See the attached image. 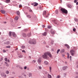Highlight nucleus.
I'll return each instance as SVG.
<instances>
[{
    "label": "nucleus",
    "mask_w": 78,
    "mask_h": 78,
    "mask_svg": "<svg viewBox=\"0 0 78 78\" xmlns=\"http://www.w3.org/2000/svg\"><path fill=\"white\" fill-rule=\"evenodd\" d=\"M42 57L44 59H48V56L46 52H45L43 55Z\"/></svg>",
    "instance_id": "f257e3e1"
},
{
    "label": "nucleus",
    "mask_w": 78,
    "mask_h": 78,
    "mask_svg": "<svg viewBox=\"0 0 78 78\" xmlns=\"http://www.w3.org/2000/svg\"><path fill=\"white\" fill-rule=\"evenodd\" d=\"M61 11H62V12H63V13H65V14H67V10L66 9H65L63 8H61Z\"/></svg>",
    "instance_id": "f03ea898"
},
{
    "label": "nucleus",
    "mask_w": 78,
    "mask_h": 78,
    "mask_svg": "<svg viewBox=\"0 0 78 78\" xmlns=\"http://www.w3.org/2000/svg\"><path fill=\"white\" fill-rule=\"evenodd\" d=\"M46 53L47 54V55H48L50 58H52V55H51V53L49 52H46Z\"/></svg>",
    "instance_id": "7ed1b4c3"
},
{
    "label": "nucleus",
    "mask_w": 78,
    "mask_h": 78,
    "mask_svg": "<svg viewBox=\"0 0 78 78\" xmlns=\"http://www.w3.org/2000/svg\"><path fill=\"white\" fill-rule=\"evenodd\" d=\"M29 44H35L36 43V41H35V40H34V41H33L32 42L31 41H29Z\"/></svg>",
    "instance_id": "20e7f679"
},
{
    "label": "nucleus",
    "mask_w": 78,
    "mask_h": 78,
    "mask_svg": "<svg viewBox=\"0 0 78 78\" xmlns=\"http://www.w3.org/2000/svg\"><path fill=\"white\" fill-rule=\"evenodd\" d=\"M70 53H71L70 54L72 55V56H73L74 55V53H75V52L73 50H72L70 51Z\"/></svg>",
    "instance_id": "39448f33"
},
{
    "label": "nucleus",
    "mask_w": 78,
    "mask_h": 78,
    "mask_svg": "<svg viewBox=\"0 0 78 78\" xmlns=\"http://www.w3.org/2000/svg\"><path fill=\"white\" fill-rule=\"evenodd\" d=\"M2 76H4V77H6V74L4 73H2L1 74Z\"/></svg>",
    "instance_id": "423d86ee"
},
{
    "label": "nucleus",
    "mask_w": 78,
    "mask_h": 78,
    "mask_svg": "<svg viewBox=\"0 0 78 78\" xmlns=\"http://www.w3.org/2000/svg\"><path fill=\"white\" fill-rule=\"evenodd\" d=\"M67 68H68V67H67V66H65L63 67L62 69L63 70H66V69H67Z\"/></svg>",
    "instance_id": "0eeeda50"
},
{
    "label": "nucleus",
    "mask_w": 78,
    "mask_h": 78,
    "mask_svg": "<svg viewBox=\"0 0 78 78\" xmlns=\"http://www.w3.org/2000/svg\"><path fill=\"white\" fill-rule=\"evenodd\" d=\"M12 35L13 36V37H17V35H16V34L14 33L13 32L12 34Z\"/></svg>",
    "instance_id": "6e6552de"
},
{
    "label": "nucleus",
    "mask_w": 78,
    "mask_h": 78,
    "mask_svg": "<svg viewBox=\"0 0 78 78\" xmlns=\"http://www.w3.org/2000/svg\"><path fill=\"white\" fill-rule=\"evenodd\" d=\"M46 14H47V12H46V11H44L43 12V15L44 16H46Z\"/></svg>",
    "instance_id": "1a4fd4ad"
},
{
    "label": "nucleus",
    "mask_w": 78,
    "mask_h": 78,
    "mask_svg": "<svg viewBox=\"0 0 78 78\" xmlns=\"http://www.w3.org/2000/svg\"><path fill=\"white\" fill-rule=\"evenodd\" d=\"M37 61L38 63H39L40 64V63H41V58H39Z\"/></svg>",
    "instance_id": "9d476101"
},
{
    "label": "nucleus",
    "mask_w": 78,
    "mask_h": 78,
    "mask_svg": "<svg viewBox=\"0 0 78 78\" xmlns=\"http://www.w3.org/2000/svg\"><path fill=\"white\" fill-rule=\"evenodd\" d=\"M47 32H45L44 33H42V35L45 36L47 35Z\"/></svg>",
    "instance_id": "9b49d317"
},
{
    "label": "nucleus",
    "mask_w": 78,
    "mask_h": 78,
    "mask_svg": "<svg viewBox=\"0 0 78 78\" xmlns=\"http://www.w3.org/2000/svg\"><path fill=\"white\" fill-rule=\"evenodd\" d=\"M65 46L66 47H67V48H68V49L70 48V46H69V45L67 44H65Z\"/></svg>",
    "instance_id": "f8f14e48"
},
{
    "label": "nucleus",
    "mask_w": 78,
    "mask_h": 78,
    "mask_svg": "<svg viewBox=\"0 0 78 78\" xmlns=\"http://www.w3.org/2000/svg\"><path fill=\"white\" fill-rule=\"evenodd\" d=\"M44 63L46 65H48V62L47 61H44Z\"/></svg>",
    "instance_id": "ddd939ff"
},
{
    "label": "nucleus",
    "mask_w": 78,
    "mask_h": 78,
    "mask_svg": "<svg viewBox=\"0 0 78 78\" xmlns=\"http://www.w3.org/2000/svg\"><path fill=\"white\" fill-rule=\"evenodd\" d=\"M34 6H37L38 5V3L36 2H34Z\"/></svg>",
    "instance_id": "4468645a"
},
{
    "label": "nucleus",
    "mask_w": 78,
    "mask_h": 78,
    "mask_svg": "<svg viewBox=\"0 0 78 78\" xmlns=\"http://www.w3.org/2000/svg\"><path fill=\"white\" fill-rule=\"evenodd\" d=\"M1 12L2 14H5V11L4 10H2L1 11Z\"/></svg>",
    "instance_id": "2eb2a0df"
},
{
    "label": "nucleus",
    "mask_w": 78,
    "mask_h": 78,
    "mask_svg": "<svg viewBox=\"0 0 78 78\" xmlns=\"http://www.w3.org/2000/svg\"><path fill=\"white\" fill-rule=\"evenodd\" d=\"M48 78H52V77H51V75L49 74H48Z\"/></svg>",
    "instance_id": "dca6fc26"
},
{
    "label": "nucleus",
    "mask_w": 78,
    "mask_h": 78,
    "mask_svg": "<svg viewBox=\"0 0 78 78\" xmlns=\"http://www.w3.org/2000/svg\"><path fill=\"white\" fill-rule=\"evenodd\" d=\"M67 6L68 8H72V5L70 4H68Z\"/></svg>",
    "instance_id": "f3484780"
},
{
    "label": "nucleus",
    "mask_w": 78,
    "mask_h": 78,
    "mask_svg": "<svg viewBox=\"0 0 78 78\" xmlns=\"http://www.w3.org/2000/svg\"><path fill=\"white\" fill-rule=\"evenodd\" d=\"M5 2L8 3L9 2H10V0H5Z\"/></svg>",
    "instance_id": "a211bd4d"
},
{
    "label": "nucleus",
    "mask_w": 78,
    "mask_h": 78,
    "mask_svg": "<svg viewBox=\"0 0 78 78\" xmlns=\"http://www.w3.org/2000/svg\"><path fill=\"white\" fill-rule=\"evenodd\" d=\"M23 37H27V34H26L25 33L23 34Z\"/></svg>",
    "instance_id": "6ab92c4d"
},
{
    "label": "nucleus",
    "mask_w": 78,
    "mask_h": 78,
    "mask_svg": "<svg viewBox=\"0 0 78 78\" xmlns=\"http://www.w3.org/2000/svg\"><path fill=\"white\" fill-rule=\"evenodd\" d=\"M18 19H19V17H18V16H16L15 18V19L16 20H17Z\"/></svg>",
    "instance_id": "aec40b11"
},
{
    "label": "nucleus",
    "mask_w": 78,
    "mask_h": 78,
    "mask_svg": "<svg viewBox=\"0 0 78 78\" xmlns=\"http://www.w3.org/2000/svg\"><path fill=\"white\" fill-rule=\"evenodd\" d=\"M51 34H54L55 33V31H52V32H51Z\"/></svg>",
    "instance_id": "412c9836"
},
{
    "label": "nucleus",
    "mask_w": 78,
    "mask_h": 78,
    "mask_svg": "<svg viewBox=\"0 0 78 78\" xmlns=\"http://www.w3.org/2000/svg\"><path fill=\"white\" fill-rule=\"evenodd\" d=\"M67 55H68L67 58L68 59H69V58H70V57L69 56V55H70L69 54V53H67Z\"/></svg>",
    "instance_id": "4be33fe9"
},
{
    "label": "nucleus",
    "mask_w": 78,
    "mask_h": 78,
    "mask_svg": "<svg viewBox=\"0 0 78 78\" xmlns=\"http://www.w3.org/2000/svg\"><path fill=\"white\" fill-rule=\"evenodd\" d=\"M31 33H30L27 34V36L28 37H30L31 36Z\"/></svg>",
    "instance_id": "5701e85b"
},
{
    "label": "nucleus",
    "mask_w": 78,
    "mask_h": 78,
    "mask_svg": "<svg viewBox=\"0 0 78 78\" xmlns=\"http://www.w3.org/2000/svg\"><path fill=\"white\" fill-rule=\"evenodd\" d=\"M65 51V50L64 49H62L61 50V52H62V53H63V52H64Z\"/></svg>",
    "instance_id": "b1692460"
},
{
    "label": "nucleus",
    "mask_w": 78,
    "mask_h": 78,
    "mask_svg": "<svg viewBox=\"0 0 78 78\" xmlns=\"http://www.w3.org/2000/svg\"><path fill=\"white\" fill-rule=\"evenodd\" d=\"M27 17H28V18H31V16L29 15H27Z\"/></svg>",
    "instance_id": "393cba45"
},
{
    "label": "nucleus",
    "mask_w": 78,
    "mask_h": 78,
    "mask_svg": "<svg viewBox=\"0 0 78 78\" xmlns=\"http://www.w3.org/2000/svg\"><path fill=\"white\" fill-rule=\"evenodd\" d=\"M49 29H50L51 28V26H48L47 27Z\"/></svg>",
    "instance_id": "a878e982"
},
{
    "label": "nucleus",
    "mask_w": 78,
    "mask_h": 78,
    "mask_svg": "<svg viewBox=\"0 0 78 78\" xmlns=\"http://www.w3.org/2000/svg\"><path fill=\"white\" fill-rule=\"evenodd\" d=\"M55 13L56 14H58V10H56L55 11Z\"/></svg>",
    "instance_id": "bb28decb"
},
{
    "label": "nucleus",
    "mask_w": 78,
    "mask_h": 78,
    "mask_svg": "<svg viewBox=\"0 0 78 78\" xmlns=\"http://www.w3.org/2000/svg\"><path fill=\"white\" fill-rule=\"evenodd\" d=\"M9 36H11V32H10L9 33Z\"/></svg>",
    "instance_id": "cd10ccee"
},
{
    "label": "nucleus",
    "mask_w": 78,
    "mask_h": 78,
    "mask_svg": "<svg viewBox=\"0 0 78 78\" xmlns=\"http://www.w3.org/2000/svg\"><path fill=\"white\" fill-rule=\"evenodd\" d=\"M6 48H11V46H6Z\"/></svg>",
    "instance_id": "c85d7f7f"
},
{
    "label": "nucleus",
    "mask_w": 78,
    "mask_h": 78,
    "mask_svg": "<svg viewBox=\"0 0 78 78\" xmlns=\"http://www.w3.org/2000/svg\"><path fill=\"white\" fill-rule=\"evenodd\" d=\"M60 51V49H58V50H57V54H58L59 52Z\"/></svg>",
    "instance_id": "c756f323"
},
{
    "label": "nucleus",
    "mask_w": 78,
    "mask_h": 78,
    "mask_svg": "<svg viewBox=\"0 0 78 78\" xmlns=\"http://www.w3.org/2000/svg\"><path fill=\"white\" fill-rule=\"evenodd\" d=\"M49 14H48V15H46L45 17L46 18H48V16H49Z\"/></svg>",
    "instance_id": "7c9ffc66"
},
{
    "label": "nucleus",
    "mask_w": 78,
    "mask_h": 78,
    "mask_svg": "<svg viewBox=\"0 0 78 78\" xmlns=\"http://www.w3.org/2000/svg\"><path fill=\"white\" fill-rule=\"evenodd\" d=\"M17 14L18 15H19L20 14V12L19 11L17 12Z\"/></svg>",
    "instance_id": "2f4dec72"
},
{
    "label": "nucleus",
    "mask_w": 78,
    "mask_h": 78,
    "mask_svg": "<svg viewBox=\"0 0 78 78\" xmlns=\"http://www.w3.org/2000/svg\"><path fill=\"white\" fill-rule=\"evenodd\" d=\"M74 20L75 21H76V22H78V19H77L76 18L74 19Z\"/></svg>",
    "instance_id": "473e14b6"
},
{
    "label": "nucleus",
    "mask_w": 78,
    "mask_h": 78,
    "mask_svg": "<svg viewBox=\"0 0 78 78\" xmlns=\"http://www.w3.org/2000/svg\"><path fill=\"white\" fill-rule=\"evenodd\" d=\"M5 61H6V62H7L8 61V58H5Z\"/></svg>",
    "instance_id": "72a5a7b5"
},
{
    "label": "nucleus",
    "mask_w": 78,
    "mask_h": 78,
    "mask_svg": "<svg viewBox=\"0 0 78 78\" xmlns=\"http://www.w3.org/2000/svg\"><path fill=\"white\" fill-rule=\"evenodd\" d=\"M6 44H7V45H9V41H7Z\"/></svg>",
    "instance_id": "f704fd0d"
},
{
    "label": "nucleus",
    "mask_w": 78,
    "mask_h": 78,
    "mask_svg": "<svg viewBox=\"0 0 78 78\" xmlns=\"http://www.w3.org/2000/svg\"><path fill=\"white\" fill-rule=\"evenodd\" d=\"M73 31L75 32V31H76V29L75 28H74L73 29Z\"/></svg>",
    "instance_id": "c9c22d12"
},
{
    "label": "nucleus",
    "mask_w": 78,
    "mask_h": 78,
    "mask_svg": "<svg viewBox=\"0 0 78 78\" xmlns=\"http://www.w3.org/2000/svg\"><path fill=\"white\" fill-rule=\"evenodd\" d=\"M32 62H33L34 63H36V61L34 60H33L32 61Z\"/></svg>",
    "instance_id": "e433bc0d"
},
{
    "label": "nucleus",
    "mask_w": 78,
    "mask_h": 78,
    "mask_svg": "<svg viewBox=\"0 0 78 78\" xmlns=\"http://www.w3.org/2000/svg\"><path fill=\"white\" fill-rule=\"evenodd\" d=\"M29 77H30V76H31V73H29Z\"/></svg>",
    "instance_id": "4c0bfd02"
},
{
    "label": "nucleus",
    "mask_w": 78,
    "mask_h": 78,
    "mask_svg": "<svg viewBox=\"0 0 78 78\" xmlns=\"http://www.w3.org/2000/svg\"><path fill=\"white\" fill-rule=\"evenodd\" d=\"M7 74H8L9 73V71H6V72H5Z\"/></svg>",
    "instance_id": "58836bf2"
},
{
    "label": "nucleus",
    "mask_w": 78,
    "mask_h": 78,
    "mask_svg": "<svg viewBox=\"0 0 78 78\" xmlns=\"http://www.w3.org/2000/svg\"><path fill=\"white\" fill-rule=\"evenodd\" d=\"M49 69H50V72H51V67H49Z\"/></svg>",
    "instance_id": "ea45409f"
},
{
    "label": "nucleus",
    "mask_w": 78,
    "mask_h": 78,
    "mask_svg": "<svg viewBox=\"0 0 78 78\" xmlns=\"http://www.w3.org/2000/svg\"><path fill=\"white\" fill-rule=\"evenodd\" d=\"M21 47L22 48H25V46H22Z\"/></svg>",
    "instance_id": "a19ab883"
},
{
    "label": "nucleus",
    "mask_w": 78,
    "mask_h": 78,
    "mask_svg": "<svg viewBox=\"0 0 78 78\" xmlns=\"http://www.w3.org/2000/svg\"><path fill=\"white\" fill-rule=\"evenodd\" d=\"M53 42H54V41H52L51 42V44H53Z\"/></svg>",
    "instance_id": "79ce46f5"
},
{
    "label": "nucleus",
    "mask_w": 78,
    "mask_h": 78,
    "mask_svg": "<svg viewBox=\"0 0 78 78\" xmlns=\"http://www.w3.org/2000/svg\"><path fill=\"white\" fill-rule=\"evenodd\" d=\"M19 7L20 8H22V5H19Z\"/></svg>",
    "instance_id": "37998d69"
},
{
    "label": "nucleus",
    "mask_w": 78,
    "mask_h": 78,
    "mask_svg": "<svg viewBox=\"0 0 78 78\" xmlns=\"http://www.w3.org/2000/svg\"><path fill=\"white\" fill-rule=\"evenodd\" d=\"M60 78V76H59V75H58L57 77V78Z\"/></svg>",
    "instance_id": "c03bdc74"
},
{
    "label": "nucleus",
    "mask_w": 78,
    "mask_h": 78,
    "mask_svg": "<svg viewBox=\"0 0 78 78\" xmlns=\"http://www.w3.org/2000/svg\"><path fill=\"white\" fill-rule=\"evenodd\" d=\"M19 58H22L23 57V56L22 55H20L19 56Z\"/></svg>",
    "instance_id": "a18cd8bd"
},
{
    "label": "nucleus",
    "mask_w": 78,
    "mask_h": 78,
    "mask_svg": "<svg viewBox=\"0 0 78 78\" xmlns=\"http://www.w3.org/2000/svg\"><path fill=\"white\" fill-rule=\"evenodd\" d=\"M77 2V0H74V3H76Z\"/></svg>",
    "instance_id": "49530a36"
},
{
    "label": "nucleus",
    "mask_w": 78,
    "mask_h": 78,
    "mask_svg": "<svg viewBox=\"0 0 78 78\" xmlns=\"http://www.w3.org/2000/svg\"><path fill=\"white\" fill-rule=\"evenodd\" d=\"M3 52H4V53H5L6 52V50H3Z\"/></svg>",
    "instance_id": "de8ad7c7"
},
{
    "label": "nucleus",
    "mask_w": 78,
    "mask_h": 78,
    "mask_svg": "<svg viewBox=\"0 0 78 78\" xmlns=\"http://www.w3.org/2000/svg\"><path fill=\"white\" fill-rule=\"evenodd\" d=\"M42 27L43 28H45V26L44 25H43L42 26Z\"/></svg>",
    "instance_id": "09e8293b"
},
{
    "label": "nucleus",
    "mask_w": 78,
    "mask_h": 78,
    "mask_svg": "<svg viewBox=\"0 0 78 78\" xmlns=\"http://www.w3.org/2000/svg\"><path fill=\"white\" fill-rule=\"evenodd\" d=\"M22 52H24V53H25V51L24 50H22Z\"/></svg>",
    "instance_id": "8fccbe9b"
},
{
    "label": "nucleus",
    "mask_w": 78,
    "mask_h": 78,
    "mask_svg": "<svg viewBox=\"0 0 78 78\" xmlns=\"http://www.w3.org/2000/svg\"><path fill=\"white\" fill-rule=\"evenodd\" d=\"M39 68L40 69H42L41 66H39Z\"/></svg>",
    "instance_id": "3c124183"
},
{
    "label": "nucleus",
    "mask_w": 78,
    "mask_h": 78,
    "mask_svg": "<svg viewBox=\"0 0 78 78\" xmlns=\"http://www.w3.org/2000/svg\"><path fill=\"white\" fill-rule=\"evenodd\" d=\"M27 66H25L24 67V69H27Z\"/></svg>",
    "instance_id": "603ef678"
},
{
    "label": "nucleus",
    "mask_w": 78,
    "mask_h": 78,
    "mask_svg": "<svg viewBox=\"0 0 78 78\" xmlns=\"http://www.w3.org/2000/svg\"><path fill=\"white\" fill-rule=\"evenodd\" d=\"M18 50V48H17L15 49V51H16V50Z\"/></svg>",
    "instance_id": "864d4df0"
},
{
    "label": "nucleus",
    "mask_w": 78,
    "mask_h": 78,
    "mask_svg": "<svg viewBox=\"0 0 78 78\" xmlns=\"http://www.w3.org/2000/svg\"><path fill=\"white\" fill-rule=\"evenodd\" d=\"M7 61H8V62H10L9 60L8 59V60H7Z\"/></svg>",
    "instance_id": "5fc2aeb1"
},
{
    "label": "nucleus",
    "mask_w": 78,
    "mask_h": 78,
    "mask_svg": "<svg viewBox=\"0 0 78 78\" xmlns=\"http://www.w3.org/2000/svg\"><path fill=\"white\" fill-rule=\"evenodd\" d=\"M20 69H21V70H22V69H23V68H22L21 67H20Z\"/></svg>",
    "instance_id": "6e6d98bb"
},
{
    "label": "nucleus",
    "mask_w": 78,
    "mask_h": 78,
    "mask_svg": "<svg viewBox=\"0 0 78 78\" xmlns=\"http://www.w3.org/2000/svg\"><path fill=\"white\" fill-rule=\"evenodd\" d=\"M30 12H32V10H29Z\"/></svg>",
    "instance_id": "4d7b16f0"
},
{
    "label": "nucleus",
    "mask_w": 78,
    "mask_h": 78,
    "mask_svg": "<svg viewBox=\"0 0 78 78\" xmlns=\"http://www.w3.org/2000/svg\"><path fill=\"white\" fill-rule=\"evenodd\" d=\"M6 66L7 67H8V66H9L8 65V64H6Z\"/></svg>",
    "instance_id": "13d9d810"
},
{
    "label": "nucleus",
    "mask_w": 78,
    "mask_h": 78,
    "mask_svg": "<svg viewBox=\"0 0 78 78\" xmlns=\"http://www.w3.org/2000/svg\"><path fill=\"white\" fill-rule=\"evenodd\" d=\"M76 8L77 9H78V6H77L76 7Z\"/></svg>",
    "instance_id": "bf43d9fd"
},
{
    "label": "nucleus",
    "mask_w": 78,
    "mask_h": 78,
    "mask_svg": "<svg viewBox=\"0 0 78 78\" xmlns=\"http://www.w3.org/2000/svg\"><path fill=\"white\" fill-rule=\"evenodd\" d=\"M76 5H78V2H77L76 3Z\"/></svg>",
    "instance_id": "052dcab7"
},
{
    "label": "nucleus",
    "mask_w": 78,
    "mask_h": 78,
    "mask_svg": "<svg viewBox=\"0 0 78 78\" xmlns=\"http://www.w3.org/2000/svg\"><path fill=\"white\" fill-rule=\"evenodd\" d=\"M25 14H26V15L28 14V13H27V12H26L25 13Z\"/></svg>",
    "instance_id": "680f3d73"
},
{
    "label": "nucleus",
    "mask_w": 78,
    "mask_h": 78,
    "mask_svg": "<svg viewBox=\"0 0 78 78\" xmlns=\"http://www.w3.org/2000/svg\"><path fill=\"white\" fill-rule=\"evenodd\" d=\"M77 64H78V62H77ZM76 67H78V65H77V66H76Z\"/></svg>",
    "instance_id": "e2e57ef3"
},
{
    "label": "nucleus",
    "mask_w": 78,
    "mask_h": 78,
    "mask_svg": "<svg viewBox=\"0 0 78 78\" xmlns=\"http://www.w3.org/2000/svg\"><path fill=\"white\" fill-rule=\"evenodd\" d=\"M4 23H6V22H4Z\"/></svg>",
    "instance_id": "0e129e2a"
},
{
    "label": "nucleus",
    "mask_w": 78,
    "mask_h": 78,
    "mask_svg": "<svg viewBox=\"0 0 78 78\" xmlns=\"http://www.w3.org/2000/svg\"><path fill=\"white\" fill-rule=\"evenodd\" d=\"M76 78H78V76H76Z\"/></svg>",
    "instance_id": "69168bd1"
},
{
    "label": "nucleus",
    "mask_w": 78,
    "mask_h": 78,
    "mask_svg": "<svg viewBox=\"0 0 78 78\" xmlns=\"http://www.w3.org/2000/svg\"><path fill=\"white\" fill-rule=\"evenodd\" d=\"M29 58H31V56H29Z\"/></svg>",
    "instance_id": "338daca9"
},
{
    "label": "nucleus",
    "mask_w": 78,
    "mask_h": 78,
    "mask_svg": "<svg viewBox=\"0 0 78 78\" xmlns=\"http://www.w3.org/2000/svg\"><path fill=\"white\" fill-rule=\"evenodd\" d=\"M5 64H7V62H5Z\"/></svg>",
    "instance_id": "774afa93"
}]
</instances>
